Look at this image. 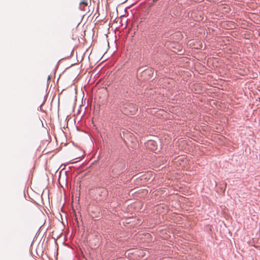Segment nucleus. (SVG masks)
<instances>
[{
    "label": "nucleus",
    "instance_id": "2",
    "mask_svg": "<svg viewBox=\"0 0 260 260\" xmlns=\"http://www.w3.org/2000/svg\"><path fill=\"white\" fill-rule=\"evenodd\" d=\"M79 5L80 9L81 10H84L85 7L88 5L87 0H81L79 3Z\"/></svg>",
    "mask_w": 260,
    "mask_h": 260
},
{
    "label": "nucleus",
    "instance_id": "1",
    "mask_svg": "<svg viewBox=\"0 0 260 260\" xmlns=\"http://www.w3.org/2000/svg\"><path fill=\"white\" fill-rule=\"evenodd\" d=\"M147 146L151 150L156 149V142L152 140L148 141L147 142Z\"/></svg>",
    "mask_w": 260,
    "mask_h": 260
}]
</instances>
